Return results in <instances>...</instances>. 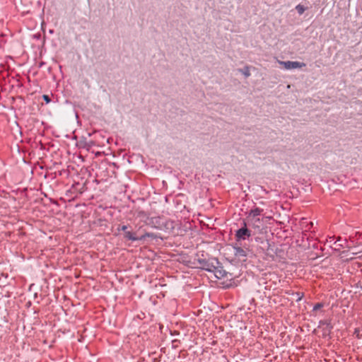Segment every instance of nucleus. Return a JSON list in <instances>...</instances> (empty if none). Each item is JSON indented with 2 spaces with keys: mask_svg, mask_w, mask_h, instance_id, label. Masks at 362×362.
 I'll return each instance as SVG.
<instances>
[{
  "mask_svg": "<svg viewBox=\"0 0 362 362\" xmlns=\"http://www.w3.org/2000/svg\"><path fill=\"white\" fill-rule=\"evenodd\" d=\"M198 262L201 265L199 267L201 269L211 272L213 269H216L215 264H218V260L216 258L211 259H199Z\"/></svg>",
  "mask_w": 362,
  "mask_h": 362,
  "instance_id": "1",
  "label": "nucleus"
},
{
  "mask_svg": "<svg viewBox=\"0 0 362 362\" xmlns=\"http://www.w3.org/2000/svg\"><path fill=\"white\" fill-rule=\"evenodd\" d=\"M215 267L216 269H213L211 273H214L216 279L226 278L227 279H231L233 278L232 274L223 269V267L219 261L218 264H215Z\"/></svg>",
  "mask_w": 362,
  "mask_h": 362,
  "instance_id": "2",
  "label": "nucleus"
},
{
  "mask_svg": "<svg viewBox=\"0 0 362 362\" xmlns=\"http://www.w3.org/2000/svg\"><path fill=\"white\" fill-rule=\"evenodd\" d=\"M251 235L252 231L247 228L246 223L244 222L243 226L236 230L235 238L236 240L239 242L249 238Z\"/></svg>",
  "mask_w": 362,
  "mask_h": 362,
  "instance_id": "3",
  "label": "nucleus"
},
{
  "mask_svg": "<svg viewBox=\"0 0 362 362\" xmlns=\"http://www.w3.org/2000/svg\"><path fill=\"white\" fill-rule=\"evenodd\" d=\"M279 64L284 66V67L287 69H300L302 67L305 66V64L303 62H292V61H286V62H279Z\"/></svg>",
  "mask_w": 362,
  "mask_h": 362,
  "instance_id": "4",
  "label": "nucleus"
},
{
  "mask_svg": "<svg viewBox=\"0 0 362 362\" xmlns=\"http://www.w3.org/2000/svg\"><path fill=\"white\" fill-rule=\"evenodd\" d=\"M322 325H325V327L323 328V333L322 336L323 337H330V334L332 332V329H333V325L331 324L330 321L327 320H320L319 322V327H321Z\"/></svg>",
  "mask_w": 362,
  "mask_h": 362,
  "instance_id": "5",
  "label": "nucleus"
},
{
  "mask_svg": "<svg viewBox=\"0 0 362 362\" xmlns=\"http://www.w3.org/2000/svg\"><path fill=\"white\" fill-rule=\"evenodd\" d=\"M148 224L152 227L160 230L164 226V223L162 221V218L160 216L151 218Z\"/></svg>",
  "mask_w": 362,
  "mask_h": 362,
  "instance_id": "6",
  "label": "nucleus"
},
{
  "mask_svg": "<svg viewBox=\"0 0 362 362\" xmlns=\"http://www.w3.org/2000/svg\"><path fill=\"white\" fill-rule=\"evenodd\" d=\"M233 250L234 255L239 258L246 257L247 256V251L240 245H238V244L233 246Z\"/></svg>",
  "mask_w": 362,
  "mask_h": 362,
  "instance_id": "7",
  "label": "nucleus"
},
{
  "mask_svg": "<svg viewBox=\"0 0 362 362\" xmlns=\"http://www.w3.org/2000/svg\"><path fill=\"white\" fill-rule=\"evenodd\" d=\"M124 238L132 241H140V236H137L135 232L129 230L125 231V233H124Z\"/></svg>",
  "mask_w": 362,
  "mask_h": 362,
  "instance_id": "8",
  "label": "nucleus"
},
{
  "mask_svg": "<svg viewBox=\"0 0 362 362\" xmlns=\"http://www.w3.org/2000/svg\"><path fill=\"white\" fill-rule=\"evenodd\" d=\"M263 211L262 209L255 207L253 209H251L248 214V218H256L258 217L261 213Z\"/></svg>",
  "mask_w": 362,
  "mask_h": 362,
  "instance_id": "9",
  "label": "nucleus"
},
{
  "mask_svg": "<svg viewBox=\"0 0 362 362\" xmlns=\"http://www.w3.org/2000/svg\"><path fill=\"white\" fill-rule=\"evenodd\" d=\"M146 238H151V239H156L158 238H161V237L153 233H145L144 235L140 236V241H145Z\"/></svg>",
  "mask_w": 362,
  "mask_h": 362,
  "instance_id": "10",
  "label": "nucleus"
},
{
  "mask_svg": "<svg viewBox=\"0 0 362 362\" xmlns=\"http://www.w3.org/2000/svg\"><path fill=\"white\" fill-rule=\"evenodd\" d=\"M238 71L243 74L246 78L250 76V71L248 66H245L243 69H239Z\"/></svg>",
  "mask_w": 362,
  "mask_h": 362,
  "instance_id": "11",
  "label": "nucleus"
},
{
  "mask_svg": "<svg viewBox=\"0 0 362 362\" xmlns=\"http://www.w3.org/2000/svg\"><path fill=\"white\" fill-rule=\"evenodd\" d=\"M251 218V223L254 228H259V223H261V220L259 217L256 218Z\"/></svg>",
  "mask_w": 362,
  "mask_h": 362,
  "instance_id": "12",
  "label": "nucleus"
},
{
  "mask_svg": "<svg viewBox=\"0 0 362 362\" xmlns=\"http://www.w3.org/2000/svg\"><path fill=\"white\" fill-rule=\"evenodd\" d=\"M305 9H306V8L303 5H301V4H298L296 6V10L300 15H302L305 12Z\"/></svg>",
  "mask_w": 362,
  "mask_h": 362,
  "instance_id": "13",
  "label": "nucleus"
},
{
  "mask_svg": "<svg viewBox=\"0 0 362 362\" xmlns=\"http://www.w3.org/2000/svg\"><path fill=\"white\" fill-rule=\"evenodd\" d=\"M130 228V226L129 225H123L121 227L118 228V230H122L124 233H125V231H128L127 229Z\"/></svg>",
  "mask_w": 362,
  "mask_h": 362,
  "instance_id": "14",
  "label": "nucleus"
},
{
  "mask_svg": "<svg viewBox=\"0 0 362 362\" xmlns=\"http://www.w3.org/2000/svg\"><path fill=\"white\" fill-rule=\"evenodd\" d=\"M261 243L264 245V247L266 248L267 250H269L271 244L269 243V242L267 240H266L264 241H262Z\"/></svg>",
  "mask_w": 362,
  "mask_h": 362,
  "instance_id": "15",
  "label": "nucleus"
},
{
  "mask_svg": "<svg viewBox=\"0 0 362 362\" xmlns=\"http://www.w3.org/2000/svg\"><path fill=\"white\" fill-rule=\"evenodd\" d=\"M323 305L322 303H318L317 304H315L313 307V311H316V310H318L319 309H320L321 308H322Z\"/></svg>",
  "mask_w": 362,
  "mask_h": 362,
  "instance_id": "16",
  "label": "nucleus"
},
{
  "mask_svg": "<svg viewBox=\"0 0 362 362\" xmlns=\"http://www.w3.org/2000/svg\"><path fill=\"white\" fill-rule=\"evenodd\" d=\"M42 98L46 102V103H49L51 102V99L48 95H43Z\"/></svg>",
  "mask_w": 362,
  "mask_h": 362,
  "instance_id": "17",
  "label": "nucleus"
},
{
  "mask_svg": "<svg viewBox=\"0 0 362 362\" xmlns=\"http://www.w3.org/2000/svg\"><path fill=\"white\" fill-rule=\"evenodd\" d=\"M354 334L356 335L358 339H361V334L359 333V329L358 328L355 329Z\"/></svg>",
  "mask_w": 362,
  "mask_h": 362,
  "instance_id": "18",
  "label": "nucleus"
},
{
  "mask_svg": "<svg viewBox=\"0 0 362 362\" xmlns=\"http://www.w3.org/2000/svg\"><path fill=\"white\" fill-rule=\"evenodd\" d=\"M232 286L231 284H227L226 285L223 286V288H228Z\"/></svg>",
  "mask_w": 362,
  "mask_h": 362,
  "instance_id": "19",
  "label": "nucleus"
},
{
  "mask_svg": "<svg viewBox=\"0 0 362 362\" xmlns=\"http://www.w3.org/2000/svg\"><path fill=\"white\" fill-rule=\"evenodd\" d=\"M260 239V238H256V241H259V240Z\"/></svg>",
  "mask_w": 362,
  "mask_h": 362,
  "instance_id": "20",
  "label": "nucleus"
},
{
  "mask_svg": "<svg viewBox=\"0 0 362 362\" xmlns=\"http://www.w3.org/2000/svg\"><path fill=\"white\" fill-rule=\"evenodd\" d=\"M153 362H157V358H154Z\"/></svg>",
  "mask_w": 362,
  "mask_h": 362,
  "instance_id": "21",
  "label": "nucleus"
},
{
  "mask_svg": "<svg viewBox=\"0 0 362 362\" xmlns=\"http://www.w3.org/2000/svg\"><path fill=\"white\" fill-rule=\"evenodd\" d=\"M339 245L344 247V245L342 244H339Z\"/></svg>",
  "mask_w": 362,
  "mask_h": 362,
  "instance_id": "22",
  "label": "nucleus"
},
{
  "mask_svg": "<svg viewBox=\"0 0 362 362\" xmlns=\"http://www.w3.org/2000/svg\"><path fill=\"white\" fill-rule=\"evenodd\" d=\"M49 33H53V30H49Z\"/></svg>",
  "mask_w": 362,
  "mask_h": 362,
  "instance_id": "23",
  "label": "nucleus"
}]
</instances>
